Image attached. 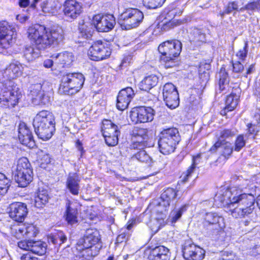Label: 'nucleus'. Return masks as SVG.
Here are the masks:
<instances>
[{
  "instance_id": "nucleus-19",
  "label": "nucleus",
  "mask_w": 260,
  "mask_h": 260,
  "mask_svg": "<svg viewBox=\"0 0 260 260\" xmlns=\"http://www.w3.org/2000/svg\"><path fill=\"white\" fill-rule=\"evenodd\" d=\"M134 95L135 93L132 87H127L121 90L117 98V109L121 111L126 109Z\"/></svg>"
},
{
  "instance_id": "nucleus-39",
  "label": "nucleus",
  "mask_w": 260,
  "mask_h": 260,
  "mask_svg": "<svg viewBox=\"0 0 260 260\" xmlns=\"http://www.w3.org/2000/svg\"><path fill=\"white\" fill-rule=\"evenodd\" d=\"M238 99L236 94H231L229 95L226 100V106L225 109L221 111V114L225 115L226 112H229L233 110L237 106Z\"/></svg>"
},
{
  "instance_id": "nucleus-44",
  "label": "nucleus",
  "mask_w": 260,
  "mask_h": 260,
  "mask_svg": "<svg viewBox=\"0 0 260 260\" xmlns=\"http://www.w3.org/2000/svg\"><path fill=\"white\" fill-rule=\"evenodd\" d=\"M246 10L249 14L255 11H260V3L258 1H254L250 2L246 4L244 7H241L239 9V12H243Z\"/></svg>"
},
{
  "instance_id": "nucleus-2",
  "label": "nucleus",
  "mask_w": 260,
  "mask_h": 260,
  "mask_svg": "<svg viewBox=\"0 0 260 260\" xmlns=\"http://www.w3.org/2000/svg\"><path fill=\"white\" fill-rule=\"evenodd\" d=\"M214 200L219 206L231 208L254 205L255 198L251 193H242L235 186L223 188L215 195Z\"/></svg>"
},
{
  "instance_id": "nucleus-17",
  "label": "nucleus",
  "mask_w": 260,
  "mask_h": 260,
  "mask_svg": "<svg viewBox=\"0 0 260 260\" xmlns=\"http://www.w3.org/2000/svg\"><path fill=\"white\" fill-rule=\"evenodd\" d=\"M26 204L22 202H14L9 205V215L11 218L18 222H22L28 214Z\"/></svg>"
},
{
  "instance_id": "nucleus-4",
  "label": "nucleus",
  "mask_w": 260,
  "mask_h": 260,
  "mask_svg": "<svg viewBox=\"0 0 260 260\" xmlns=\"http://www.w3.org/2000/svg\"><path fill=\"white\" fill-rule=\"evenodd\" d=\"M182 44L178 40L163 42L158 47L161 54L160 60L166 68H172L177 64L176 59L180 54Z\"/></svg>"
},
{
  "instance_id": "nucleus-18",
  "label": "nucleus",
  "mask_w": 260,
  "mask_h": 260,
  "mask_svg": "<svg viewBox=\"0 0 260 260\" xmlns=\"http://www.w3.org/2000/svg\"><path fill=\"white\" fill-rule=\"evenodd\" d=\"M204 224L205 226H213L217 233L221 232L225 226L224 218L216 212L207 213Z\"/></svg>"
},
{
  "instance_id": "nucleus-48",
  "label": "nucleus",
  "mask_w": 260,
  "mask_h": 260,
  "mask_svg": "<svg viewBox=\"0 0 260 260\" xmlns=\"http://www.w3.org/2000/svg\"><path fill=\"white\" fill-rule=\"evenodd\" d=\"M120 134V132H115L113 134H109L108 136L105 137V141L106 143L109 146H114L118 144V136Z\"/></svg>"
},
{
  "instance_id": "nucleus-59",
  "label": "nucleus",
  "mask_w": 260,
  "mask_h": 260,
  "mask_svg": "<svg viewBox=\"0 0 260 260\" xmlns=\"http://www.w3.org/2000/svg\"><path fill=\"white\" fill-rule=\"evenodd\" d=\"M248 253L251 256L260 254V245H256L252 248H250L248 250Z\"/></svg>"
},
{
  "instance_id": "nucleus-3",
  "label": "nucleus",
  "mask_w": 260,
  "mask_h": 260,
  "mask_svg": "<svg viewBox=\"0 0 260 260\" xmlns=\"http://www.w3.org/2000/svg\"><path fill=\"white\" fill-rule=\"evenodd\" d=\"M33 125L38 137L44 141L48 140L55 130L54 116L51 112L42 110L34 118Z\"/></svg>"
},
{
  "instance_id": "nucleus-8",
  "label": "nucleus",
  "mask_w": 260,
  "mask_h": 260,
  "mask_svg": "<svg viewBox=\"0 0 260 260\" xmlns=\"http://www.w3.org/2000/svg\"><path fill=\"white\" fill-rule=\"evenodd\" d=\"M144 17L143 13L137 9H128L120 16V21L122 26L126 29L137 27Z\"/></svg>"
},
{
  "instance_id": "nucleus-9",
  "label": "nucleus",
  "mask_w": 260,
  "mask_h": 260,
  "mask_svg": "<svg viewBox=\"0 0 260 260\" xmlns=\"http://www.w3.org/2000/svg\"><path fill=\"white\" fill-rule=\"evenodd\" d=\"M15 28L7 21L0 22V45L2 48H9L16 38Z\"/></svg>"
},
{
  "instance_id": "nucleus-64",
  "label": "nucleus",
  "mask_w": 260,
  "mask_h": 260,
  "mask_svg": "<svg viewBox=\"0 0 260 260\" xmlns=\"http://www.w3.org/2000/svg\"><path fill=\"white\" fill-rule=\"evenodd\" d=\"M223 260H237V257L233 254L230 253V255H224L222 258Z\"/></svg>"
},
{
  "instance_id": "nucleus-6",
  "label": "nucleus",
  "mask_w": 260,
  "mask_h": 260,
  "mask_svg": "<svg viewBox=\"0 0 260 260\" xmlns=\"http://www.w3.org/2000/svg\"><path fill=\"white\" fill-rule=\"evenodd\" d=\"M28 38L39 49L44 50L50 47L48 28L41 25H35L27 30Z\"/></svg>"
},
{
  "instance_id": "nucleus-7",
  "label": "nucleus",
  "mask_w": 260,
  "mask_h": 260,
  "mask_svg": "<svg viewBox=\"0 0 260 260\" xmlns=\"http://www.w3.org/2000/svg\"><path fill=\"white\" fill-rule=\"evenodd\" d=\"M84 82L83 75L81 73H68L62 76L60 89L68 94L77 92Z\"/></svg>"
},
{
  "instance_id": "nucleus-45",
  "label": "nucleus",
  "mask_w": 260,
  "mask_h": 260,
  "mask_svg": "<svg viewBox=\"0 0 260 260\" xmlns=\"http://www.w3.org/2000/svg\"><path fill=\"white\" fill-rule=\"evenodd\" d=\"M187 209V206L184 205L177 210H174L171 212L169 215V219L173 223L178 220L182 216V213Z\"/></svg>"
},
{
  "instance_id": "nucleus-23",
  "label": "nucleus",
  "mask_w": 260,
  "mask_h": 260,
  "mask_svg": "<svg viewBox=\"0 0 260 260\" xmlns=\"http://www.w3.org/2000/svg\"><path fill=\"white\" fill-rule=\"evenodd\" d=\"M43 84L37 83L32 85L30 88V94L32 97V99L35 100H39L40 103L46 105L49 102L48 96H46L44 90H42Z\"/></svg>"
},
{
  "instance_id": "nucleus-31",
  "label": "nucleus",
  "mask_w": 260,
  "mask_h": 260,
  "mask_svg": "<svg viewBox=\"0 0 260 260\" xmlns=\"http://www.w3.org/2000/svg\"><path fill=\"white\" fill-rule=\"evenodd\" d=\"M101 248L99 247H82L81 249H77L79 252V257H82L86 260H91L96 256Z\"/></svg>"
},
{
  "instance_id": "nucleus-21",
  "label": "nucleus",
  "mask_w": 260,
  "mask_h": 260,
  "mask_svg": "<svg viewBox=\"0 0 260 260\" xmlns=\"http://www.w3.org/2000/svg\"><path fill=\"white\" fill-rule=\"evenodd\" d=\"M18 133L19 139L22 144L29 147H32L35 145L32 133L25 123L19 124Z\"/></svg>"
},
{
  "instance_id": "nucleus-34",
  "label": "nucleus",
  "mask_w": 260,
  "mask_h": 260,
  "mask_svg": "<svg viewBox=\"0 0 260 260\" xmlns=\"http://www.w3.org/2000/svg\"><path fill=\"white\" fill-rule=\"evenodd\" d=\"M101 131L104 137L109 134H113L115 132L118 133V131H120L117 125L108 119H104L103 121Z\"/></svg>"
},
{
  "instance_id": "nucleus-56",
  "label": "nucleus",
  "mask_w": 260,
  "mask_h": 260,
  "mask_svg": "<svg viewBox=\"0 0 260 260\" xmlns=\"http://www.w3.org/2000/svg\"><path fill=\"white\" fill-rule=\"evenodd\" d=\"M131 234L128 231L124 232L119 234L116 239V243H121L126 242L129 238Z\"/></svg>"
},
{
  "instance_id": "nucleus-63",
  "label": "nucleus",
  "mask_w": 260,
  "mask_h": 260,
  "mask_svg": "<svg viewBox=\"0 0 260 260\" xmlns=\"http://www.w3.org/2000/svg\"><path fill=\"white\" fill-rule=\"evenodd\" d=\"M53 63L52 60L48 59L44 61L43 65L46 68H50L53 66Z\"/></svg>"
},
{
  "instance_id": "nucleus-5",
  "label": "nucleus",
  "mask_w": 260,
  "mask_h": 260,
  "mask_svg": "<svg viewBox=\"0 0 260 260\" xmlns=\"http://www.w3.org/2000/svg\"><path fill=\"white\" fill-rule=\"evenodd\" d=\"M13 176L16 182L22 187L26 186L32 181V171L27 158L22 157L17 160Z\"/></svg>"
},
{
  "instance_id": "nucleus-40",
  "label": "nucleus",
  "mask_w": 260,
  "mask_h": 260,
  "mask_svg": "<svg viewBox=\"0 0 260 260\" xmlns=\"http://www.w3.org/2000/svg\"><path fill=\"white\" fill-rule=\"evenodd\" d=\"M46 244L41 241H32L30 251L38 255H43L46 252Z\"/></svg>"
},
{
  "instance_id": "nucleus-25",
  "label": "nucleus",
  "mask_w": 260,
  "mask_h": 260,
  "mask_svg": "<svg viewBox=\"0 0 260 260\" xmlns=\"http://www.w3.org/2000/svg\"><path fill=\"white\" fill-rule=\"evenodd\" d=\"M218 148L222 149L221 154L224 157L229 156L231 155L233 151V144L229 142H221L218 141L210 148L212 152H214Z\"/></svg>"
},
{
  "instance_id": "nucleus-24",
  "label": "nucleus",
  "mask_w": 260,
  "mask_h": 260,
  "mask_svg": "<svg viewBox=\"0 0 260 260\" xmlns=\"http://www.w3.org/2000/svg\"><path fill=\"white\" fill-rule=\"evenodd\" d=\"M80 181V178L77 173H69L67 180V186L72 194L74 195L78 194Z\"/></svg>"
},
{
  "instance_id": "nucleus-33",
  "label": "nucleus",
  "mask_w": 260,
  "mask_h": 260,
  "mask_svg": "<svg viewBox=\"0 0 260 260\" xmlns=\"http://www.w3.org/2000/svg\"><path fill=\"white\" fill-rule=\"evenodd\" d=\"M158 77L155 75L146 77L140 83V88L142 90L148 91L155 86L158 82Z\"/></svg>"
},
{
  "instance_id": "nucleus-30",
  "label": "nucleus",
  "mask_w": 260,
  "mask_h": 260,
  "mask_svg": "<svg viewBox=\"0 0 260 260\" xmlns=\"http://www.w3.org/2000/svg\"><path fill=\"white\" fill-rule=\"evenodd\" d=\"M233 217H243L251 214L254 209V205L228 208Z\"/></svg>"
},
{
  "instance_id": "nucleus-26",
  "label": "nucleus",
  "mask_w": 260,
  "mask_h": 260,
  "mask_svg": "<svg viewBox=\"0 0 260 260\" xmlns=\"http://www.w3.org/2000/svg\"><path fill=\"white\" fill-rule=\"evenodd\" d=\"M159 137L165 139V140H170L178 144L181 140L178 129L175 127L169 128L164 129L159 134Z\"/></svg>"
},
{
  "instance_id": "nucleus-41",
  "label": "nucleus",
  "mask_w": 260,
  "mask_h": 260,
  "mask_svg": "<svg viewBox=\"0 0 260 260\" xmlns=\"http://www.w3.org/2000/svg\"><path fill=\"white\" fill-rule=\"evenodd\" d=\"M132 158H135L139 161L150 165L152 161L151 157L147 153L145 150L142 149L136 153L132 156Z\"/></svg>"
},
{
  "instance_id": "nucleus-12",
  "label": "nucleus",
  "mask_w": 260,
  "mask_h": 260,
  "mask_svg": "<svg viewBox=\"0 0 260 260\" xmlns=\"http://www.w3.org/2000/svg\"><path fill=\"white\" fill-rule=\"evenodd\" d=\"M162 94L168 107L174 109L179 106V94L176 87L172 83H167L164 86Z\"/></svg>"
},
{
  "instance_id": "nucleus-16",
  "label": "nucleus",
  "mask_w": 260,
  "mask_h": 260,
  "mask_svg": "<svg viewBox=\"0 0 260 260\" xmlns=\"http://www.w3.org/2000/svg\"><path fill=\"white\" fill-rule=\"evenodd\" d=\"M182 251L186 260H203L205 254V251L203 249L189 241L185 242Z\"/></svg>"
},
{
  "instance_id": "nucleus-14",
  "label": "nucleus",
  "mask_w": 260,
  "mask_h": 260,
  "mask_svg": "<svg viewBox=\"0 0 260 260\" xmlns=\"http://www.w3.org/2000/svg\"><path fill=\"white\" fill-rule=\"evenodd\" d=\"M93 23L98 31L108 32L113 29L116 22L115 18L112 15L99 14L93 17Z\"/></svg>"
},
{
  "instance_id": "nucleus-61",
  "label": "nucleus",
  "mask_w": 260,
  "mask_h": 260,
  "mask_svg": "<svg viewBox=\"0 0 260 260\" xmlns=\"http://www.w3.org/2000/svg\"><path fill=\"white\" fill-rule=\"evenodd\" d=\"M219 88L220 92H222L223 94L226 93L231 89L229 84H219Z\"/></svg>"
},
{
  "instance_id": "nucleus-58",
  "label": "nucleus",
  "mask_w": 260,
  "mask_h": 260,
  "mask_svg": "<svg viewBox=\"0 0 260 260\" xmlns=\"http://www.w3.org/2000/svg\"><path fill=\"white\" fill-rule=\"evenodd\" d=\"M248 132L251 134L256 135L259 131V126L251 123L248 124Z\"/></svg>"
},
{
  "instance_id": "nucleus-57",
  "label": "nucleus",
  "mask_w": 260,
  "mask_h": 260,
  "mask_svg": "<svg viewBox=\"0 0 260 260\" xmlns=\"http://www.w3.org/2000/svg\"><path fill=\"white\" fill-rule=\"evenodd\" d=\"M232 64L233 71L234 73H239L244 70L243 65L239 61H236L235 62H233Z\"/></svg>"
},
{
  "instance_id": "nucleus-54",
  "label": "nucleus",
  "mask_w": 260,
  "mask_h": 260,
  "mask_svg": "<svg viewBox=\"0 0 260 260\" xmlns=\"http://www.w3.org/2000/svg\"><path fill=\"white\" fill-rule=\"evenodd\" d=\"M193 167H190L189 169L185 172H183L181 176V181L185 183L188 181L189 178L191 176V174L194 172Z\"/></svg>"
},
{
  "instance_id": "nucleus-15",
  "label": "nucleus",
  "mask_w": 260,
  "mask_h": 260,
  "mask_svg": "<svg viewBox=\"0 0 260 260\" xmlns=\"http://www.w3.org/2000/svg\"><path fill=\"white\" fill-rule=\"evenodd\" d=\"M178 190L172 187H168L164 189L160 197V201L158 205L161 207V212L168 211L171 206H173L178 195Z\"/></svg>"
},
{
  "instance_id": "nucleus-27",
  "label": "nucleus",
  "mask_w": 260,
  "mask_h": 260,
  "mask_svg": "<svg viewBox=\"0 0 260 260\" xmlns=\"http://www.w3.org/2000/svg\"><path fill=\"white\" fill-rule=\"evenodd\" d=\"M16 233L25 236L28 238L36 236L38 233V230L32 224H24L19 225L16 229Z\"/></svg>"
},
{
  "instance_id": "nucleus-51",
  "label": "nucleus",
  "mask_w": 260,
  "mask_h": 260,
  "mask_svg": "<svg viewBox=\"0 0 260 260\" xmlns=\"http://www.w3.org/2000/svg\"><path fill=\"white\" fill-rule=\"evenodd\" d=\"M246 140L244 138L243 135H239L235 142V148L234 150L236 151H239L241 150L245 145Z\"/></svg>"
},
{
  "instance_id": "nucleus-55",
  "label": "nucleus",
  "mask_w": 260,
  "mask_h": 260,
  "mask_svg": "<svg viewBox=\"0 0 260 260\" xmlns=\"http://www.w3.org/2000/svg\"><path fill=\"white\" fill-rule=\"evenodd\" d=\"M32 241V240H22L19 241L17 245L21 249L30 251Z\"/></svg>"
},
{
  "instance_id": "nucleus-29",
  "label": "nucleus",
  "mask_w": 260,
  "mask_h": 260,
  "mask_svg": "<svg viewBox=\"0 0 260 260\" xmlns=\"http://www.w3.org/2000/svg\"><path fill=\"white\" fill-rule=\"evenodd\" d=\"M50 46L57 45L61 42L64 38L63 30L60 28L48 29Z\"/></svg>"
},
{
  "instance_id": "nucleus-20",
  "label": "nucleus",
  "mask_w": 260,
  "mask_h": 260,
  "mask_svg": "<svg viewBox=\"0 0 260 260\" xmlns=\"http://www.w3.org/2000/svg\"><path fill=\"white\" fill-rule=\"evenodd\" d=\"M63 13L66 17L71 19H75L82 12V6L75 0H67L63 5Z\"/></svg>"
},
{
  "instance_id": "nucleus-28",
  "label": "nucleus",
  "mask_w": 260,
  "mask_h": 260,
  "mask_svg": "<svg viewBox=\"0 0 260 260\" xmlns=\"http://www.w3.org/2000/svg\"><path fill=\"white\" fill-rule=\"evenodd\" d=\"M158 144L159 151L161 153L169 154L174 152L177 144L171 141V140H165L164 138L159 137Z\"/></svg>"
},
{
  "instance_id": "nucleus-60",
  "label": "nucleus",
  "mask_w": 260,
  "mask_h": 260,
  "mask_svg": "<svg viewBox=\"0 0 260 260\" xmlns=\"http://www.w3.org/2000/svg\"><path fill=\"white\" fill-rule=\"evenodd\" d=\"M147 133L148 131L147 129L141 128L138 130L137 135L138 136H141L143 141H146L148 138Z\"/></svg>"
},
{
  "instance_id": "nucleus-37",
  "label": "nucleus",
  "mask_w": 260,
  "mask_h": 260,
  "mask_svg": "<svg viewBox=\"0 0 260 260\" xmlns=\"http://www.w3.org/2000/svg\"><path fill=\"white\" fill-rule=\"evenodd\" d=\"M190 42L197 46H200L203 43L206 42L205 34L199 29H194L190 38Z\"/></svg>"
},
{
  "instance_id": "nucleus-11",
  "label": "nucleus",
  "mask_w": 260,
  "mask_h": 260,
  "mask_svg": "<svg viewBox=\"0 0 260 260\" xmlns=\"http://www.w3.org/2000/svg\"><path fill=\"white\" fill-rule=\"evenodd\" d=\"M100 240L99 232L95 229H88L85 235L81 238L77 244L76 249H81L82 247H99L102 245L99 242Z\"/></svg>"
},
{
  "instance_id": "nucleus-10",
  "label": "nucleus",
  "mask_w": 260,
  "mask_h": 260,
  "mask_svg": "<svg viewBox=\"0 0 260 260\" xmlns=\"http://www.w3.org/2000/svg\"><path fill=\"white\" fill-rule=\"evenodd\" d=\"M154 110L150 107H140L131 111L130 118L135 124L151 122L154 118Z\"/></svg>"
},
{
  "instance_id": "nucleus-52",
  "label": "nucleus",
  "mask_w": 260,
  "mask_h": 260,
  "mask_svg": "<svg viewBox=\"0 0 260 260\" xmlns=\"http://www.w3.org/2000/svg\"><path fill=\"white\" fill-rule=\"evenodd\" d=\"M248 53V43L245 42L243 46L240 48L236 53V56L239 60H244Z\"/></svg>"
},
{
  "instance_id": "nucleus-13",
  "label": "nucleus",
  "mask_w": 260,
  "mask_h": 260,
  "mask_svg": "<svg viewBox=\"0 0 260 260\" xmlns=\"http://www.w3.org/2000/svg\"><path fill=\"white\" fill-rule=\"evenodd\" d=\"M111 53L108 47L106 46L101 41H98L89 48L88 55L90 59L98 61L109 57Z\"/></svg>"
},
{
  "instance_id": "nucleus-43",
  "label": "nucleus",
  "mask_w": 260,
  "mask_h": 260,
  "mask_svg": "<svg viewBox=\"0 0 260 260\" xmlns=\"http://www.w3.org/2000/svg\"><path fill=\"white\" fill-rule=\"evenodd\" d=\"M67 237L62 232H59L55 235L50 236L48 237V242L54 245H61L67 241Z\"/></svg>"
},
{
  "instance_id": "nucleus-22",
  "label": "nucleus",
  "mask_w": 260,
  "mask_h": 260,
  "mask_svg": "<svg viewBox=\"0 0 260 260\" xmlns=\"http://www.w3.org/2000/svg\"><path fill=\"white\" fill-rule=\"evenodd\" d=\"M148 259V260H169V250L164 246H156L150 250Z\"/></svg>"
},
{
  "instance_id": "nucleus-1",
  "label": "nucleus",
  "mask_w": 260,
  "mask_h": 260,
  "mask_svg": "<svg viewBox=\"0 0 260 260\" xmlns=\"http://www.w3.org/2000/svg\"><path fill=\"white\" fill-rule=\"evenodd\" d=\"M23 67L18 62H13L6 69L4 76L9 80L20 76L22 75ZM6 85L0 84V106L4 108L14 107L22 98L21 90L13 83L9 81Z\"/></svg>"
},
{
  "instance_id": "nucleus-32",
  "label": "nucleus",
  "mask_w": 260,
  "mask_h": 260,
  "mask_svg": "<svg viewBox=\"0 0 260 260\" xmlns=\"http://www.w3.org/2000/svg\"><path fill=\"white\" fill-rule=\"evenodd\" d=\"M52 56L58 60V63L62 67L70 66L74 60V56L72 53L68 51L55 53Z\"/></svg>"
},
{
  "instance_id": "nucleus-36",
  "label": "nucleus",
  "mask_w": 260,
  "mask_h": 260,
  "mask_svg": "<svg viewBox=\"0 0 260 260\" xmlns=\"http://www.w3.org/2000/svg\"><path fill=\"white\" fill-rule=\"evenodd\" d=\"M66 210V219L68 223L70 224H74L77 222V209L74 207L69 202Z\"/></svg>"
},
{
  "instance_id": "nucleus-53",
  "label": "nucleus",
  "mask_w": 260,
  "mask_h": 260,
  "mask_svg": "<svg viewBox=\"0 0 260 260\" xmlns=\"http://www.w3.org/2000/svg\"><path fill=\"white\" fill-rule=\"evenodd\" d=\"M219 84H229V80L228 74L224 68H222L219 73Z\"/></svg>"
},
{
  "instance_id": "nucleus-35",
  "label": "nucleus",
  "mask_w": 260,
  "mask_h": 260,
  "mask_svg": "<svg viewBox=\"0 0 260 260\" xmlns=\"http://www.w3.org/2000/svg\"><path fill=\"white\" fill-rule=\"evenodd\" d=\"M94 26L90 23H84L79 26V36L85 39H90L94 32Z\"/></svg>"
},
{
  "instance_id": "nucleus-42",
  "label": "nucleus",
  "mask_w": 260,
  "mask_h": 260,
  "mask_svg": "<svg viewBox=\"0 0 260 260\" xmlns=\"http://www.w3.org/2000/svg\"><path fill=\"white\" fill-rule=\"evenodd\" d=\"M40 50L37 48L35 49L31 46L26 47L24 50V56L28 61H31L39 56Z\"/></svg>"
},
{
  "instance_id": "nucleus-38",
  "label": "nucleus",
  "mask_w": 260,
  "mask_h": 260,
  "mask_svg": "<svg viewBox=\"0 0 260 260\" xmlns=\"http://www.w3.org/2000/svg\"><path fill=\"white\" fill-rule=\"evenodd\" d=\"M48 194L47 190H39L37 196L35 197L34 205L38 208H42L48 202Z\"/></svg>"
},
{
  "instance_id": "nucleus-50",
  "label": "nucleus",
  "mask_w": 260,
  "mask_h": 260,
  "mask_svg": "<svg viewBox=\"0 0 260 260\" xmlns=\"http://www.w3.org/2000/svg\"><path fill=\"white\" fill-rule=\"evenodd\" d=\"M166 0H143L144 6L149 9H156L161 7Z\"/></svg>"
},
{
  "instance_id": "nucleus-47",
  "label": "nucleus",
  "mask_w": 260,
  "mask_h": 260,
  "mask_svg": "<svg viewBox=\"0 0 260 260\" xmlns=\"http://www.w3.org/2000/svg\"><path fill=\"white\" fill-rule=\"evenodd\" d=\"M236 135V132L231 129H223L219 131V140L221 142H226L225 140L233 138Z\"/></svg>"
},
{
  "instance_id": "nucleus-46",
  "label": "nucleus",
  "mask_w": 260,
  "mask_h": 260,
  "mask_svg": "<svg viewBox=\"0 0 260 260\" xmlns=\"http://www.w3.org/2000/svg\"><path fill=\"white\" fill-rule=\"evenodd\" d=\"M10 180H9L6 176L0 173V195L5 194L9 187L10 186Z\"/></svg>"
},
{
  "instance_id": "nucleus-62",
  "label": "nucleus",
  "mask_w": 260,
  "mask_h": 260,
  "mask_svg": "<svg viewBox=\"0 0 260 260\" xmlns=\"http://www.w3.org/2000/svg\"><path fill=\"white\" fill-rule=\"evenodd\" d=\"M201 154H198L197 156L193 157L192 159V164L190 167H193V170H194L197 166L199 164L200 161Z\"/></svg>"
},
{
  "instance_id": "nucleus-49",
  "label": "nucleus",
  "mask_w": 260,
  "mask_h": 260,
  "mask_svg": "<svg viewBox=\"0 0 260 260\" xmlns=\"http://www.w3.org/2000/svg\"><path fill=\"white\" fill-rule=\"evenodd\" d=\"M239 9L237 1L231 2L228 3L225 10L220 13V15L223 18L224 15L229 14L234 11H239Z\"/></svg>"
}]
</instances>
